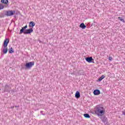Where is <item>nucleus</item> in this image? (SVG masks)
<instances>
[{
	"label": "nucleus",
	"instance_id": "obj_1",
	"mask_svg": "<svg viewBox=\"0 0 125 125\" xmlns=\"http://www.w3.org/2000/svg\"><path fill=\"white\" fill-rule=\"evenodd\" d=\"M95 113L99 117L100 116H103L104 114H105V111H104V108L102 106H97L96 107Z\"/></svg>",
	"mask_w": 125,
	"mask_h": 125
},
{
	"label": "nucleus",
	"instance_id": "obj_2",
	"mask_svg": "<svg viewBox=\"0 0 125 125\" xmlns=\"http://www.w3.org/2000/svg\"><path fill=\"white\" fill-rule=\"evenodd\" d=\"M34 65H35V62H30L28 63H26L24 66H22V68L25 69V70L27 69H30Z\"/></svg>",
	"mask_w": 125,
	"mask_h": 125
},
{
	"label": "nucleus",
	"instance_id": "obj_3",
	"mask_svg": "<svg viewBox=\"0 0 125 125\" xmlns=\"http://www.w3.org/2000/svg\"><path fill=\"white\" fill-rule=\"evenodd\" d=\"M14 13H15V11H12V10H11V11H7L6 12V13H5V15L6 16H12L13 15H14Z\"/></svg>",
	"mask_w": 125,
	"mask_h": 125
},
{
	"label": "nucleus",
	"instance_id": "obj_4",
	"mask_svg": "<svg viewBox=\"0 0 125 125\" xmlns=\"http://www.w3.org/2000/svg\"><path fill=\"white\" fill-rule=\"evenodd\" d=\"M85 59L88 63H94V59L92 58V57H87Z\"/></svg>",
	"mask_w": 125,
	"mask_h": 125
},
{
	"label": "nucleus",
	"instance_id": "obj_5",
	"mask_svg": "<svg viewBox=\"0 0 125 125\" xmlns=\"http://www.w3.org/2000/svg\"><path fill=\"white\" fill-rule=\"evenodd\" d=\"M8 43H9V39H8V38H6L4 40V42L3 43V47H7V45H8Z\"/></svg>",
	"mask_w": 125,
	"mask_h": 125
},
{
	"label": "nucleus",
	"instance_id": "obj_6",
	"mask_svg": "<svg viewBox=\"0 0 125 125\" xmlns=\"http://www.w3.org/2000/svg\"><path fill=\"white\" fill-rule=\"evenodd\" d=\"M34 32V30H33V28H30L28 29H26L25 31H24V35H28L29 34H31V33H33Z\"/></svg>",
	"mask_w": 125,
	"mask_h": 125
},
{
	"label": "nucleus",
	"instance_id": "obj_7",
	"mask_svg": "<svg viewBox=\"0 0 125 125\" xmlns=\"http://www.w3.org/2000/svg\"><path fill=\"white\" fill-rule=\"evenodd\" d=\"M4 92H10L9 90V86L8 84H6L4 87Z\"/></svg>",
	"mask_w": 125,
	"mask_h": 125
},
{
	"label": "nucleus",
	"instance_id": "obj_8",
	"mask_svg": "<svg viewBox=\"0 0 125 125\" xmlns=\"http://www.w3.org/2000/svg\"><path fill=\"white\" fill-rule=\"evenodd\" d=\"M93 93L94 95H99L100 94V90L99 89H96L94 90Z\"/></svg>",
	"mask_w": 125,
	"mask_h": 125
},
{
	"label": "nucleus",
	"instance_id": "obj_9",
	"mask_svg": "<svg viewBox=\"0 0 125 125\" xmlns=\"http://www.w3.org/2000/svg\"><path fill=\"white\" fill-rule=\"evenodd\" d=\"M25 31H26V28H25V26L22 27V28L20 30V35H21V34H23V33H24Z\"/></svg>",
	"mask_w": 125,
	"mask_h": 125
},
{
	"label": "nucleus",
	"instance_id": "obj_10",
	"mask_svg": "<svg viewBox=\"0 0 125 125\" xmlns=\"http://www.w3.org/2000/svg\"><path fill=\"white\" fill-rule=\"evenodd\" d=\"M7 51H8V49L7 48V47H4V48H3L2 52L4 53V54H6L7 53Z\"/></svg>",
	"mask_w": 125,
	"mask_h": 125
},
{
	"label": "nucleus",
	"instance_id": "obj_11",
	"mask_svg": "<svg viewBox=\"0 0 125 125\" xmlns=\"http://www.w3.org/2000/svg\"><path fill=\"white\" fill-rule=\"evenodd\" d=\"M75 97L76 98H80L81 97V94L80 93V92L77 91L75 94Z\"/></svg>",
	"mask_w": 125,
	"mask_h": 125
},
{
	"label": "nucleus",
	"instance_id": "obj_12",
	"mask_svg": "<svg viewBox=\"0 0 125 125\" xmlns=\"http://www.w3.org/2000/svg\"><path fill=\"white\" fill-rule=\"evenodd\" d=\"M80 27L82 28V29H85L86 28V25H84V23H82L80 25Z\"/></svg>",
	"mask_w": 125,
	"mask_h": 125
},
{
	"label": "nucleus",
	"instance_id": "obj_13",
	"mask_svg": "<svg viewBox=\"0 0 125 125\" xmlns=\"http://www.w3.org/2000/svg\"><path fill=\"white\" fill-rule=\"evenodd\" d=\"M36 25V23L33 21H30L29 22V27H34V26Z\"/></svg>",
	"mask_w": 125,
	"mask_h": 125
},
{
	"label": "nucleus",
	"instance_id": "obj_14",
	"mask_svg": "<svg viewBox=\"0 0 125 125\" xmlns=\"http://www.w3.org/2000/svg\"><path fill=\"white\" fill-rule=\"evenodd\" d=\"M102 121V122L103 123H106V122H107V118H106V117H103L102 118H101Z\"/></svg>",
	"mask_w": 125,
	"mask_h": 125
},
{
	"label": "nucleus",
	"instance_id": "obj_15",
	"mask_svg": "<svg viewBox=\"0 0 125 125\" xmlns=\"http://www.w3.org/2000/svg\"><path fill=\"white\" fill-rule=\"evenodd\" d=\"M1 2L5 4H7V3H8V0H1Z\"/></svg>",
	"mask_w": 125,
	"mask_h": 125
},
{
	"label": "nucleus",
	"instance_id": "obj_16",
	"mask_svg": "<svg viewBox=\"0 0 125 125\" xmlns=\"http://www.w3.org/2000/svg\"><path fill=\"white\" fill-rule=\"evenodd\" d=\"M83 116H84V118H86L87 119H89V118H90V116L89 115V114H88L87 113L84 114Z\"/></svg>",
	"mask_w": 125,
	"mask_h": 125
},
{
	"label": "nucleus",
	"instance_id": "obj_17",
	"mask_svg": "<svg viewBox=\"0 0 125 125\" xmlns=\"http://www.w3.org/2000/svg\"><path fill=\"white\" fill-rule=\"evenodd\" d=\"M8 51H9V53H13V52H14L13 48L11 47V48L9 49Z\"/></svg>",
	"mask_w": 125,
	"mask_h": 125
},
{
	"label": "nucleus",
	"instance_id": "obj_18",
	"mask_svg": "<svg viewBox=\"0 0 125 125\" xmlns=\"http://www.w3.org/2000/svg\"><path fill=\"white\" fill-rule=\"evenodd\" d=\"M105 78V76L104 75H102L101 77L99 78L98 82H101L103 79Z\"/></svg>",
	"mask_w": 125,
	"mask_h": 125
},
{
	"label": "nucleus",
	"instance_id": "obj_19",
	"mask_svg": "<svg viewBox=\"0 0 125 125\" xmlns=\"http://www.w3.org/2000/svg\"><path fill=\"white\" fill-rule=\"evenodd\" d=\"M118 19L119 20H120V21H122V22H123V23H125V20H124L123 19V18H121V17H119L118 18Z\"/></svg>",
	"mask_w": 125,
	"mask_h": 125
},
{
	"label": "nucleus",
	"instance_id": "obj_20",
	"mask_svg": "<svg viewBox=\"0 0 125 125\" xmlns=\"http://www.w3.org/2000/svg\"><path fill=\"white\" fill-rule=\"evenodd\" d=\"M112 60L113 58H112V57H109L108 60H109V61H112Z\"/></svg>",
	"mask_w": 125,
	"mask_h": 125
},
{
	"label": "nucleus",
	"instance_id": "obj_21",
	"mask_svg": "<svg viewBox=\"0 0 125 125\" xmlns=\"http://www.w3.org/2000/svg\"><path fill=\"white\" fill-rule=\"evenodd\" d=\"M3 8V6L0 5V9H2Z\"/></svg>",
	"mask_w": 125,
	"mask_h": 125
},
{
	"label": "nucleus",
	"instance_id": "obj_22",
	"mask_svg": "<svg viewBox=\"0 0 125 125\" xmlns=\"http://www.w3.org/2000/svg\"><path fill=\"white\" fill-rule=\"evenodd\" d=\"M122 115H124V116H125V110L122 111Z\"/></svg>",
	"mask_w": 125,
	"mask_h": 125
},
{
	"label": "nucleus",
	"instance_id": "obj_23",
	"mask_svg": "<svg viewBox=\"0 0 125 125\" xmlns=\"http://www.w3.org/2000/svg\"><path fill=\"white\" fill-rule=\"evenodd\" d=\"M25 28V29H27V28H28V26L27 25H26L25 26H24Z\"/></svg>",
	"mask_w": 125,
	"mask_h": 125
},
{
	"label": "nucleus",
	"instance_id": "obj_24",
	"mask_svg": "<svg viewBox=\"0 0 125 125\" xmlns=\"http://www.w3.org/2000/svg\"><path fill=\"white\" fill-rule=\"evenodd\" d=\"M13 108H14V106H13L11 107V109H13Z\"/></svg>",
	"mask_w": 125,
	"mask_h": 125
},
{
	"label": "nucleus",
	"instance_id": "obj_25",
	"mask_svg": "<svg viewBox=\"0 0 125 125\" xmlns=\"http://www.w3.org/2000/svg\"><path fill=\"white\" fill-rule=\"evenodd\" d=\"M11 91L12 92H14V90H12Z\"/></svg>",
	"mask_w": 125,
	"mask_h": 125
},
{
	"label": "nucleus",
	"instance_id": "obj_26",
	"mask_svg": "<svg viewBox=\"0 0 125 125\" xmlns=\"http://www.w3.org/2000/svg\"><path fill=\"white\" fill-rule=\"evenodd\" d=\"M15 107H16V108H17V107H18V106H15Z\"/></svg>",
	"mask_w": 125,
	"mask_h": 125
},
{
	"label": "nucleus",
	"instance_id": "obj_27",
	"mask_svg": "<svg viewBox=\"0 0 125 125\" xmlns=\"http://www.w3.org/2000/svg\"><path fill=\"white\" fill-rule=\"evenodd\" d=\"M41 114L42 113V111H41Z\"/></svg>",
	"mask_w": 125,
	"mask_h": 125
},
{
	"label": "nucleus",
	"instance_id": "obj_28",
	"mask_svg": "<svg viewBox=\"0 0 125 125\" xmlns=\"http://www.w3.org/2000/svg\"><path fill=\"white\" fill-rule=\"evenodd\" d=\"M82 75H83V73H82Z\"/></svg>",
	"mask_w": 125,
	"mask_h": 125
}]
</instances>
